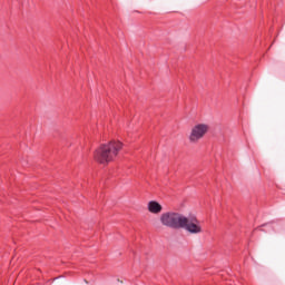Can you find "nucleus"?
Masks as SVG:
<instances>
[{"label":"nucleus","mask_w":285,"mask_h":285,"mask_svg":"<svg viewBox=\"0 0 285 285\" xmlns=\"http://www.w3.org/2000/svg\"><path fill=\"white\" fill-rule=\"evenodd\" d=\"M124 148V142L119 140H110L107 144L100 145L94 153V159L102 166H108L111 161L117 159L119 153Z\"/></svg>","instance_id":"1"},{"label":"nucleus","mask_w":285,"mask_h":285,"mask_svg":"<svg viewBox=\"0 0 285 285\" xmlns=\"http://www.w3.org/2000/svg\"><path fill=\"white\" fill-rule=\"evenodd\" d=\"M180 228H184L189 235H202L204 233V227L202 226V222L197 218L196 215H189L183 217V223Z\"/></svg>","instance_id":"3"},{"label":"nucleus","mask_w":285,"mask_h":285,"mask_svg":"<svg viewBox=\"0 0 285 285\" xmlns=\"http://www.w3.org/2000/svg\"><path fill=\"white\" fill-rule=\"evenodd\" d=\"M147 210L151 213V215H159L161 210H164V207L157 200H150L147 204Z\"/></svg>","instance_id":"5"},{"label":"nucleus","mask_w":285,"mask_h":285,"mask_svg":"<svg viewBox=\"0 0 285 285\" xmlns=\"http://www.w3.org/2000/svg\"><path fill=\"white\" fill-rule=\"evenodd\" d=\"M210 131V125L205 124V122H198L194 125L190 129L188 140L189 144H199L206 135Z\"/></svg>","instance_id":"4"},{"label":"nucleus","mask_w":285,"mask_h":285,"mask_svg":"<svg viewBox=\"0 0 285 285\" xmlns=\"http://www.w3.org/2000/svg\"><path fill=\"white\" fill-rule=\"evenodd\" d=\"M184 216V214L178 212H165L160 215L159 222L165 228H171V230H179L181 229Z\"/></svg>","instance_id":"2"}]
</instances>
